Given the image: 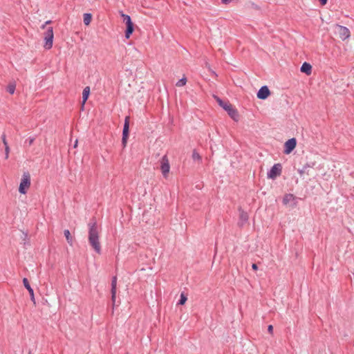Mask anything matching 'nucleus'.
Here are the masks:
<instances>
[{"mask_svg": "<svg viewBox=\"0 0 354 354\" xmlns=\"http://www.w3.org/2000/svg\"><path fill=\"white\" fill-rule=\"evenodd\" d=\"M88 226V243L97 254H101V245L99 241V230L97 228V222L95 219L89 222Z\"/></svg>", "mask_w": 354, "mask_h": 354, "instance_id": "1", "label": "nucleus"}, {"mask_svg": "<svg viewBox=\"0 0 354 354\" xmlns=\"http://www.w3.org/2000/svg\"><path fill=\"white\" fill-rule=\"evenodd\" d=\"M216 101L220 106L227 111L229 116L234 121L239 120V114L236 109H235L229 102H225L219 97L214 95Z\"/></svg>", "mask_w": 354, "mask_h": 354, "instance_id": "2", "label": "nucleus"}, {"mask_svg": "<svg viewBox=\"0 0 354 354\" xmlns=\"http://www.w3.org/2000/svg\"><path fill=\"white\" fill-rule=\"evenodd\" d=\"M120 16L123 19V22L126 25V30L124 31V36L129 39L134 31V24L129 15L123 13L122 11L120 12Z\"/></svg>", "mask_w": 354, "mask_h": 354, "instance_id": "3", "label": "nucleus"}, {"mask_svg": "<svg viewBox=\"0 0 354 354\" xmlns=\"http://www.w3.org/2000/svg\"><path fill=\"white\" fill-rule=\"evenodd\" d=\"M30 186V175L28 171L24 172L19 187V192L21 194H26Z\"/></svg>", "mask_w": 354, "mask_h": 354, "instance_id": "4", "label": "nucleus"}, {"mask_svg": "<svg viewBox=\"0 0 354 354\" xmlns=\"http://www.w3.org/2000/svg\"><path fill=\"white\" fill-rule=\"evenodd\" d=\"M53 27H48L44 33V47L46 50H49L52 48L53 44Z\"/></svg>", "mask_w": 354, "mask_h": 354, "instance_id": "5", "label": "nucleus"}, {"mask_svg": "<svg viewBox=\"0 0 354 354\" xmlns=\"http://www.w3.org/2000/svg\"><path fill=\"white\" fill-rule=\"evenodd\" d=\"M129 116L125 118L122 129V145L124 148L127 146V140L129 136Z\"/></svg>", "mask_w": 354, "mask_h": 354, "instance_id": "6", "label": "nucleus"}, {"mask_svg": "<svg viewBox=\"0 0 354 354\" xmlns=\"http://www.w3.org/2000/svg\"><path fill=\"white\" fill-rule=\"evenodd\" d=\"M282 171V166L280 163L274 164L270 171L267 173L268 178L275 179L277 176H280Z\"/></svg>", "mask_w": 354, "mask_h": 354, "instance_id": "7", "label": "nucleus"}, {"mask_svg": "<svg viewBox=\"0 0 354 354\" xmlns=\"http://www.w3.org/2000/svg\"><path fill=\"white\" fill-rule=\"evenodd\" d=\"M336 28L339 38L343 41L350 37L351 32L348 28L337 24Z\"/></svg>", "mask_w": 354, "mask_h": 354, "instance_id": "8", "label": "nucleus"}, {"mask_svg": "<svg viewBox=\"0 0 354 354\" xmlns=\"http://www.w3.org/2000/svg\"><path fill=\"white\" fill-rule=\"evenodd\" d=\"M160 169L164 177H167L169 172L170 165L168 158L166 155L163 156L160 160Z\"/></svg>", "mask_w": 354, "mask_h": 354, "instance_id": "9", "label": "nucleus"}, {"mask_svg": "<svg viewBox=\"0 0 354 354\" xmlns=\"http://www.w3.org/2000/svg\"><path fill=\"white\" fill-rule=\"evenodd\" d=\"M297 140L295 138L288 139L284 144L283 153L285 154H290L296 147Z\"/></svg>", "mask_w": 354, "mask_h": 354, "instance_id": "10", "label": "nucleus"}, {"mask_svg": "<svg viewBox=\"0 0 354 354\" xmlns=\"http://www.w3.org/2000/svg\"><path fill=\"white\" fill-rule=\"evenodd\" d=\"M298 198L294 196L292 194H286L284 195L283 198V205H288V203H291L290 206L292 207H295L297 205V201Z\"/></svg>", "mask_w": 354, "mask_h": 354, "instance_id": "11", "label": "nucleus"}, {"mask_svg": "<svg viewBox=\"0 0 354 354\" xmlns=\"http://www.w3.org/2000/svg\"><path fill=\"white\" fill-rule=\"evenodd\" d=\"M257 95L260 100H266L270 95V91L267 86H263L258 91Z\"/></svg>", "mask_w": 354, "mask_h": 354, "instance_id": "12", "label": "nucleus"}, {"mask_svg": "<svg viewBox=\"0 0 354 354\" xmlns=\"http://www.w3.org/2000/svg\"><path fill=\"white\" fill-rule=\"evenodd\" d=\"M239 221L238 223V225L240 227H243V225L248 221L249 216H248V214L241 208V207H239Z\"/></svg>", "mask_w": 354, "mask_h": 354, "instance_id": "13", "label": "nucleus"}, {"mask_svg": "<svg viewBox=\"0 0 354 354\" xmlns=\"http://www.w3.org/2000/svg\"><path fill=\"white\" fill-rule=\"evenodd\" d=\"M111 301L113 304V306H115V298H116V286H117V277L114 276L112 277L111 279Z\"/></svg>", "mask_w": 354, "mask_h": 354, "instance_id": "14", "label": "nucleus"}, {"mask_svg": "<svg viewBox=\"0 0 354 354\" xmlns=\"http://www.w3.org/2000/svg\"><path fill=\"white\" fill-rule=\"evenodd\" d=\"M23 284H24V287L28 290V291L30 294L31 301H32L33 303L35 304L34 290L32 288V287L30 286L27 278L23 279Z\"/></svg>", "mask_w": 354, "mask_h": 354, "instance_id": "15", "label": "nucleus"}, {"mask_svg": "<svg viewBox=\"0 0 354 354\" xmlns=\"http://www.w3.org/2000/svg\"><path fill=\"white\" fill-rule=\"evenodd\" d=\"M91 93V90L89 86H86L82 92V110L84 109V104L88 100V97Z\"/></svg>", "mask_w": 354, "mask_h": 354, "instance_id": "16", "label": "nucleus"}, {"mask_svg": "<svg viewBox=\"0 0 354 354\" xmlns=\"http://www.w3.org/2000/svg\"><path fill=\"white\" fill-rule=\"evenodd\" d=\"M300 71L301 73H304L307 75H309L312 73V66L310 65V64L305 62L301 65Z\"/></svg>", "mask_w": 354, "mask_h": 354, "instance_id": "17", "label": "nucleus"}, {"mask_svg": "<svg viewBox=\"0 0 354 354\" xmlns=\"http://www.w3.org/2000/svg\"><path fill=\"white\" fill-rule=\"evenodd\" d=\"M64 234L66 237V239L70 245H73V236L71 234V232L68 230H64Z\"/></svg>", "mask_w": 354, "mask_h": 354, "instance_id": "18", "label": "nucleus"}, {"mask_svg": "<svg viewBox=\"0 0 354 354\" xmlns=\"http://www.w3.org/2000/svg\"><path fill=\"white\" fill-rule=\"evenodd\" d=\"M92 20V14L84 13L83 15V21L86 26H88Z\"/></svg>", "mask_w": 354, "mask_h": 354, "instance_id": "19", "label": "nucleus"}, {"mask_svg": "<svg viewBox=\"0 0 354 354\" xmlns=\"http://www.w3.org/2000/svg\"><path fill=\"white\" fill-rule=\"evenodd\" d=\"M15 88H16V84L15 83H10L7 88H6V91L10 93V94H14L15 91Z\"/></svg>", "mask_w": 354, "mask_h": 354, "instance_id": "20", "label": "nucleus"}, {"mask_svg": "<svg viewBox=\"0 0 354 354\" xmlns=\"http://www.w3.org/2000/svg\"><path fill=\"white\" fill-rule=\"evenodd\" d=\"M192 157L194 161L200 162L202 160L201 156H200V154L197 152V151L196 149L193 150Z\"/></svg>", "mask_w": 354, "mask_h": 354, "instance_id": "21", "label": "nucleus"}, {"mask_svg": "<svg viewBox=\"0 0 354 354\" xmlns=\"http://www.w3.org/2000/svg\"><path fill=\"white\" fill-rule=\"evenodd\" d=\"M187 300V295H185L183 292L180 294V299L178 301V305H184Z\"/></svg>", "mask_w": 354, "mask_h": 354, "instance_id": "22", "label": "nucleus"}, {"mask_svg": "<svg viewBox=\"0 0 354 354\" xmlns=\"http://www.w3.org/2000/svg\"><path fill=\"white\" fill-rule=\"evenodd\" d=\"M187 83V78L186 77H183L181 79H180L176 84V86L180 87L183 86H185Z\"/></svg>", "mask_w": 354, "mask_h": 354, "instance_id": "23", "label": "nucleus"}, {"mask_svg": "<svg viewBox=\"0 0 354 354\" xmlns=\"http://www.w3.org/2000/svg\"><path fill=\"white\" fill-rule=\"evenodd\" d=\"M310 167V165L307 163L305 165L303 166V168L301 169H299L298 172L300 175H303L304 174L306 173L308 174V171H307V169Z\"/></svg>", "mask_w": 354, "mask_h": 354, "instance_id": "24", "label": "nucleus"}, {"mask_svg": "<svg viewBox=\"0 0 354 354\" xmlns=\"http://www.w3.org/2000/svg\"><path fill=\"white\" fill-rule=\"evenodd\" d=\"M35 138L34 137H29L25 141L26 143H28L29 146L32 145L35 141Z\"/></svg>", "mask_w": 354, "mask_h": 354, "instance_id": "25", "label": "nucleus"}, {"mask_svg": "<svg viewBox=\"0 0 354 354\" xmlns=\"http://www.w3.org/2000/svg\"><path fill=\"white\" fill-rule=\"evenodd\" d=\"M9 153H10V147H9V146H6V147H5V158L6 159L8 158Z\"/></svg>", "mask_w": 354, "mask_h": 354, "instance_id": "26", "label": "nucleus"}, {"mask_svg": "<svg viewBox=\"0 0 354 354\" xmlns=\"http://www.w3.org/2000/svg\"><path fill=\"white\" fill-rule=\"evenodd\" d=\"M268 333H270V334H272V332H273V326H272V325H269V326H268Z\"/></svg>", "mask_w": 354, "mask_h": 354, "instance_id": "27", "label": "nucleus"}, {"mask_svg": "<svg viewBox=\"0 0 354 354\" xmlns=\"http://www.w3.org/2000/svg\"><path fill=\"white\" fill-rule=\"evenodd\" d=\"M51 23H52V21L51 20H48V21H46L45 24H43L41 28L44 29V28H45V27H46V26L47 24H50Z\"/></svg>", "mask_w": 354, "mask_h": 354, "instance_id": "28", "label": "nucleus"}, {"mask_svg": "<svg viewBox=\"0 0 354 354\" xmlns=\"http://www.w3.org/2000/svg\"><path fill=\"white\" fill-rule=\"evenodd\" d=\"M322 6H324L327 3L328 0H318Z\"/></svg>", "mask_w": 354, "mask_h": 354, "instance_id": "29", "label": "nucleus"}, {"mask_svg": "<svg viewBox=\"0 0 354 354\" xmlns=\"http://www.w3.org/2000/svg\"><path fill=\"white\" fill-rule=\"evenodd\" d=\"M252 268L253 270H258V266L256 263H252Z\"/></svg>", "mask_w": 354, "mask_h": 354, "instance_id": "30", "label": "nucleus"}, {"mask_svg": "<svg viewBox=\"0 0 354 354\" xmlns=\"http://www.w3.org/2000/svg\"><path fill=\"white\" fill-rule=\"evenodd\" d=\"M1 140H2L3 143L5 142H7L6 136L5 133H3L1 136Z\"/></svg>", "mask_w": 354, "mask_h": 354, "instance_id": "31", "label": "nucleus"}, {"mask_svg": "<svg viewBox=\"0 0 354 354\" xmlns=\"http://www.w3.org/2000/svg\"><path fill=\"white\" fill-rule=\"evenodd\" d=\"M1 140H2L3 143L5 142H7L6 136L5 133H3L1 136Z\"/></svg>", "mask_w": 354, "mask_h": 354, "instance_id": "32", "label": "nucleus"}, {"mask_svg": "<svg viewBox=\"0 0 354 354\" xmlns=\"http://www.w3.org/2000/svg\"><path fill=\"white\" fill-rule=\"evenodd\" d=\"M77 140H76L75 142L74 143L73 147L75 148L77 147Z\"/></svg>", "mask_w": 354, "mask_h": 354, "instance_id": "33", "label": "nucleus"}, {"mask_svg": "<svg viewBox=\"0 0 354 354\" xmlns=\"http://www.w3.org/2000/svg\"><path fill=\"white\" fill-rule=\"evenodd\" d=\"M4 147H6V146H8V142H3Z\"/></svg>", "mask_w": 354, "mask_h": 354, "instance_id": "34", "label": "nucleus"}, {"mask_svg": "<svg viewBox=\"0 0 354 354\" xmlns=\"http://www.w3.org/2000/svg\"><path fill=\"white\" fill-rule=\"evenodd\" d=\"M28 354H31V351H30L28 352Z\"/></svg>", "mask_w": 354, "mask_h": 354, "instance_id": "35", "label": "nucleus"}]
</instances>
